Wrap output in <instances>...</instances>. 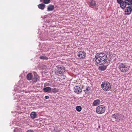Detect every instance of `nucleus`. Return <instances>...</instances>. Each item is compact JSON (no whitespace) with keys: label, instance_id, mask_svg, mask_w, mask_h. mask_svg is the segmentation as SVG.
I'll return each mask as SVG.
<instances>
[{"label":"nucleus","instance_id":"11","mask_svg":"<svg viewBox=\"0 0 132 132\" xmlns=\"http://www.w3.org/2000/svg\"><path fill=\"white\" fill-rule=\"evenodd\" d=\"M40 38L41 40H49L48 37V35L46 33L45 34H42V33L40 34Z\"/></svg>","mask_w":132,"mask_h":132},{"label":"nucleus","instance_id":"27","mask_svg":"<svg viewBox=\"0 0 132 132\" xmlns=\"http://www.w3.org/2000/svg\"><path fill=\"white\" fill-rule=\"evenodd\" d=\"M90 88L88 86L87 87V88H86V89L84 90V91L86 93L88 94V93L87 92L89 91V90H90Z\"/></svg>","mask_w":132,"mask_h":132},{"label":"nucleus","instance_id":"14","mask_svg":"<svg viewBox=\"0 0 132 132\" xmlns=\"http://www.w3.org/2000/svg\"><path fill=\"white\" fill-rule=\"evenodd\" d=\"M54 9V6L51 4H50L47 6V11H53Z\"/></svg>","mask_w":132,"mask_h":132},{"label":"nucleus","instance_id":"26","mask_svg":"<svg viewBox=\"0 0 132 132\" xmlns=\"http://www.w3.org/2000/svg\"><path fill=\"white\" fill-rule=\"evenodd\" d=\"M43 3L44 4H48L51 2L50 0H43Z\"/></svg>","mask_w":132,"mask_h":132},{"label":"nucleus","instance_id":"1","mask_svg":"<svg viewBox=\"0 0 132 132\" xmlns=\"http://www.w3.org/2000/svg\"><path fill=\"white\" fill-rule=\"evenodd\" d=\"M107 55L103 53H99L96 54L95 60L97 63L99 65H103L105 64L108 60Z\"/></svg>","mask_w":132,"mask_h":132},{"label":"nucleus","instance_id":"33","mask_svg":"<svg viewBox=\"0 0 132 132\" xmlns=\"http://www.w3.org/2000/svg\"><path fill=\"white\" fill-rule=\"evenodd\" d=\"M43 1V0H40V2H42Z\"/></svg>","mask_w":132,"mask_h":132},{"label":"nucleus","instance_id":"20","mask_svg":"<svg viewBox=\"0 0 132 132\" xmlns=\"http://www.w3.org/2000/svg\"><path fill=\"white\" fill-rule=\"evenodd\" d=\"M107 66L105 65H103L99 67V70L101 71H104L106 68Z\"/></svg>","mask_w":132,"mask_h":132},{"label":"nucleus","instance_id":"10","mask_svg":"<svg viewBox=\"0 0 132 132\" xmlns=\"http://www.w3.org/2000/svg\"><path fill=\"white\" fill-rule=\"evenodd\" d=\"M49 47L47 43L43 44L42 46L40 49L45 52L48 51Z\"/></svg>","mask_w":132,"mask_h":132},{"label":"nucleus","instance_id":"12","mask_svg":"<svg viewBox=\"0 0 132 132\" xmlns=\"http://www.w3.org/2000/svg\"><path fill=\"white\" fill-rule=\"evenodd\" d=\"M74 91L78 94H80L82 92L81 88L78 86H75L74 87Z\"/></svg>","mask_w":132,"mask_h":132},{"label":"nucleus","instance_id":"16","mask_svg":"<svg viewBox=\"0 0 132 132\" xmlns=\"http://www.w3.org/2000/svg\"><path fill=\"white\" fill-rule=\"evenodd\" d=\"M117 3L120 4V7L123 9V6H124V0H117Z\"/></svg>","mask_w":132,"mask_h":132},{"label":"nucleus","instance_id":"3","mask_svg":"<svg viewBox=\"0 0 132 132\" xmlns=\"http://www.w3.org/2000/svg\"><path fill=\"white\" fill-rule=\"evenodd\" d=\"M130 66H128L126 63H119L118 68L120 71L123 73H125L129 69Z\"/></svg>","mask_w":132,"mask_h":132},{"label":"nucleus","instance_id":"8","mask_svg":"<svg viewBox=\"0 0 132 132\" xmlns=\"http://www.w3.org/2000/svg\"><path fill=\"white\" fill-rule=\"evenodd\" d=\"M24 99V96L23 95L21 94L20 93L16 94L14 97V100H16V102L23 101Z\"/></svg>","mask_w":132,"mask_h":132},{"label":"nucleus","instance_id":"15","mask_svg":"<svg viewBox=\"0 0 132 132\" xmlns=\"http://www.w3.org/2000/svg\"><path fill=\"white\" fill-rule=\"evenodd\" d=\"M43 90L44 92L50 93L52 90V88L49 87H47L44 88Z\"/></svg>","mask_w":132,"mask_h":132},{"label":"nucleus","instance_id":"28","mask_svg":"<svg viewBox=\"0 0 132 132\" xmlns=\"http://www.w3.org/2000/svg\"><path fill=\"white\" fill-rule=\"evenodd\" d=\"M40 58L41 59L46 60H47L48 59V58L47 57L45 56H40Z\"/></svg>","mask_w":132,"mask_h":132},{"label":"nucleus","instance_id":"32","mask_svg":"<svg viewBox=\"0 0 132 132\" xmlns=\"http://www.w3.org/2000/svg\"><path fill=\"white\" fill-rule=\"evenodd\" d=\"M45 98L46 99H48L49 98V97L48 96H45Z\"/></svg>","mask_w":132,"mask_h":132},{"label":"nucleus","instance_id":"35","mask_svg":"<svg viewBox=\"0 0 132 132\" xmlns=\"http://www.w3.org/2000/svg\"><path fill=\"white\" fill-rule=\"evenodd\" d=\"M98 127L100 128V126H98Z\"/></svg>","mask_w":132,"mask_h":132},{"label":"nucleus","instance_id":"6","mask_svg":"<svg viewBox=\"0 0 132 132\" xmlns=\"http://www.w3.org/2000/svg\"><path fill=\"white\" fill-rule=\"evenodd\" d=\"M112 117L113 118L115 119L116 121L118 122L123 120L125 118L123 114L119 113H116L112 114Z\"/></svg>","mask_w":132,"mask_h":132},{"label":"nucleus","instance_id":"25","mask_svg":"<svg viewBox=\"0 0 132 132\" xmlns=\"http://www.w3.org/2000/svg\"><path fill=\"white\" fill-rule=\"evenodd\" d=\"M52 90L53 93H56L58 92V90L56 88H53L52 89Z\"/></svg>","mask_w":132,"mask_h":132},{"label":"nucleus","instance_id":"9","mask_svg":"<svg viewBox=\"0 0 132 132\" xmlns=\"http://www.w3.org/2000/svg\"><path fill=\"white\" fill-rule=\"evenodd\" d=\"M86 53L84 51H80L78 53V56L79 59H81L85 58Z\"/></svg>","mask_w":132,"mask_h":132},{"label":"nucleus","instance_id":"23","mask_svg":"<svg viewBox=\"0 0 132 132\" xmlns=\"http://www.w3.org/2000/svg\"><path fill=\"white\" fill-rule=\"evenodd\" d=\"M81 110L82 108L81 106H76V110L77 111L80 112L81 111Z\"/></svg>","mask_w":132,"mask_h":132},{"label":"nucleus","instance_id":"7","mask_svg":"<svg viewBox=\"0 0 132 132\" xmlns=\"http://www.w3.org/2000/svg\"><path fill=\"white\" fill-rule=\"evenodd\" d=\"M105 109L104 106L103 105H100L96 108V111L97 113L98 114H102L104 113Z\"/></svg>","mask_w":132,"mask_h":132},{"label":"nucleus","instance_id":"13","mask_svg":"<svg viewBox=\"0 0 132 132\" xmlns=\"http://www.w3.org/2000/svg\"><path fill=\"white\" fill-rule=\"evenodd\" d=\"M101 103V101L100 100L97 99L94 100L93 104V106H97L100 105Z\"/></svg>","mask_w":132,"mask_h":132},{"label":"nucleus","instance_id":"34","mask_svg":"<svg viewBox=\"0 0 132 132\" xmlns=\"http://www.w3.org/2000/svg\"><path fill=\"white\" fill-rule=\"evenodd\" d=\"M13 112H13V111H12V113H13Z\"/></svg>","mask_w":132,"mask_h":132},{"label":"nucleus","instance_id":"4","mask_svg":"<svg viewBox=\"0 0 132 132\" xmlns=\"http://www.w3.org/2000/svg\"><path fill=\"white\" fill-rule=\"evenodd\" d=\"M56 68L55 72L56 75L62 76L64 75L65 69L63 66L59 65L56 66Z\"/></svg>","mask_w":132,"mask_h":132},{"label":"nucleus","instance_id":"31","mask_svg":"<svg viewBox=\"0 0 132 132\" xmlns=\"http://www.w3.org/2000/svg\"><path fill=\"white\" fill-rule=\"evenodd\" d=\"M27 132H34V131L32 130H28Z\"/></svg>","mask_w":132,"mask_h":132},{"label":"nucleus","instance_id":"22","mask_svg":"<svg viewBox=\"0 0 132 132\" xmlns=\"http://www.w3.org/2000/svg\"><path fill=\"white\" fill-rule=\"evenodd\" d=\"M37 78L36 76H34V77H32V79L31 80H32L33 83H36L37 80Z\"/></svg>","mask_w":132,"mask_h":132},{"label":"nucleus","instance_id":"5","mask_svg":"<svg viewBox=\"0 0 132 132\" xmlns=\"http://www.w3.org/2000/svg\"><path fill=\"white\" fill-rule=\"evenodd\" d=\"M111 86L110 83L108 81H104L103 82L101 85V87L102 89L105 91H108L110 90Z\"/></svg>","mask_w":132,"mask_h":132},{"label":"nucleus","instance_id":"2","mask_svg":"<svg viewBox=\"0 0 132 132\" xmlns=\"http://www.w3.org/2000/svg\"><path fill=\"white\" fill-rule=\"evenodd\" d=\"M123 5V9L126 7L127 5L129 6L126 7L125 12L126 15L130 14L132 11V0H124Z\"/></svg>","mask_w":132,"mask_h":132},{"label":"nucleus","instance_id":"30","mask_svg":"<svg viewBox=\"0 0 132 132\" xmlns=\"http://www.w3.org/2000/svg\"><path fill=\"white\" fill-rule=\"evenodd\" d=\"M54 131L55 132H59V130L56 129L55 128L54 130Z\"/></svg>","mask_w":132,"mask_h":132},{"label":"nucleus","instance_id":"18","mask_svg":"<svg viewBox=\"0 0 132 132\" xmlns=\"http://www.w3.org/2000/svg\"><path fill=\"white\" fill-rule=\"evenodd\" d=\"M32 77L33 76L32 74L31 73H29L27 75L26 77L28 80H31Z\"/></svg>","mask_w":132,"mask_h":132},{"label":"nucleus","instance_id":"24","mask_svg":"<svg viewBox=\"0 0 132 132\" xmlns=\"http://www.w3.org/2000/svg\"><path fill=\"white\" fill-rule=\"evenodd\" d=\"M14 90H15V92H19L20 91V92H24L25 93H26V91H25L24 90L22 89V88H20V89H19L18 90H17V89H15V88Z\"/></svg>","mask_w":132,"mask_h":132},{"label":"nucleus","instance_id":"19","mask_svg":"<svg viewBox=\"0 0 132 132\" xmlns=\"http://www.w3.org/2000/svg\"><path fill=\"white\" fill-rule=\"evenodd\" d=\"M37 116L36 113V112H32L30 114V116L32 119L35 118Z\"/></svg>","mask_w":132,"mask_h":132},{"label":"nucleus","instance_id":"17","mask_svg":"<svg viewBox=\"0 0 132 132\" xmlns=\"http://www.w3.org/2000/svg\"><path fill=\"white\" fill-rule=\"evenodd\" d=\"M45 5L44 3H41L39 4L38 6V8L42 10H43L45 7Z\"/></svg>","mask_w":132,"mask_h":132},{"label":"nucleus","instance_id":"21","mask_svg":"<svg viewBox=\"0 0 132 132\" xmlns=\"http://www.w3.org/2000/svg\"><path fill=\"white\" fill-rule=\"evenodd\" d=\"M89 3L92 6H95L96 5L95 2L94 0L90 1H89Z\"/></svg>","mask_w":132,"mask_h":132},{"label":"nucleus","instance_id":"29","mask_svg":"<svg viewBox=\"0 0 132 132\" xmlns=\"http://www.w3.org/2000/svg\"><path fill=\"white\" fill-rule=\"evenodd\" d=\"M14 132H20V129H18L17 128H15L14 130Z\"/></svg>","mask_w":132,"mask_h":132}]
</instances>
